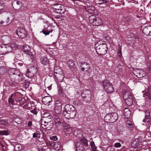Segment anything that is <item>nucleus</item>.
<instances>
[{
  "label": "nucleus",
  "mask_w": 151,
  "mask_h": 151,
  "mask_svg": "<svg viewBox=\"0 0 151 151\" xmlns=\"http://www.w3.org/2000/svg\"><path fill=\"white\" fill-rule=\"evenodd\" d=\"M65 117L67 119L73 118L75 116L76 111L75 107L71 105H65L63 112Z\"/></svg>",
  "instance_id": "obj_1"
},
{
  "label": "nucleus",
  "mask_w": 151,
  "mask_h": 151,
  "mask_svg": "<svg viewBox=\"0 0 151 151\" xmlns=\"http://www.w3.org/2000/svg\"><path fill=\"white\" fill-rule=\"evenodd\" d=\"M95 47L97 52L99 55H104L107 52V45L104 41L100 40L98 41L95 44Z\"/></svg>",
  "instance_id": "obj_2"
},
{
  "label": "nucleus",
  "mask_w": 151,
  "mask_h": 151,
  "mask_svg": "<svg viewBox=\"0 0 151 151\" xmlns=\"http://www.w3.org/2000/svg\"><path fill=\"white\" fill-rule=\"evenodd\" d=\"M118 117L117 114L115 112L109 113L106 114L104 119L106 122L113 123L116 121Z\"/></svg>",
  "instance_id": "obj_3"
},
{
  "label": "nucleus",
  "mask_w": 151,
  "mask_h": 151,
  "mask_svg": "<svg viewBox=\"0 0 151 151\" xmlns=\"http://www.w3.org/2000/svg\"><path fill=\"white\" fill-rule=\"evenodd\" d=\"M14 15L9 13L7 14V17L6 19H0V25L5 26L9 24L14 19Z\"/></svg>",
  "instance_id": "obj_4"
},
{
  "label": "nucleus",
  "mask_w": 151,
  "mask_h": 151,
  "mask_svg": "<svg viewBox=\"0 0 151 151\" xmlns=\"http://www.w3.org/2000/svg\"><path fill=\"white\" fill-rule=\"evenodd\" d=\"M90 23L95 26H99L102 25L103 23V20L100 18L96 17L94 16H91L89 17Z\"/></svg>",
  "instance_id": "obj_5"
},
{
  "label": "nucleus",
  "mask_w": 151,
  "mask_h": 151,
  "mask_svg": "<svg viewBox=\"0 0 151 151\" xmlns=\"http://www.w3.org/2000/svg\"><path fill=\"white\" fill-rule=\"evenodd\" d=\"M150 116L149 111H146L145 112V116L142 120V125L146 126L147 128L149 129L150 126L151 122L150 121Z\"/></svg>",
  "instance_id": "obj_6"
},
{
  "label": "nucleus",
  "mask_w": 151,
  "mask_h": 151,
  "mask_svg": "<svg viewBox=\"0 0 151 151\" xmlns=\"http://www.w3.org/2000/svg\"><path fill=\"white\" fill-rule=\"evenodd\" d=\"M102 84L104 89L107 93H111L114 91V88L112 84L107 80L103 81Z\"/></svg>",
  "instance_id": "obj_7"
},
{
  "label": "nucleus",
  "mask_w": 151,
  "mask_h": 151,
  "mask_svg": "<svg viewBox=\"0 0 151 151\" xmlns=\"http://www.w3.org/2000/svg\"><path fill=\"white\" fill-rule=\"evenodd\" d=\"M37 68L34 66H31L27 69L26 73V76L28 78H32L37 73Z\"/></svg>",
  "instance_id": "obj_8"
},
{
  "label": "nucleus",
  "mask_w": 151,
  "mask_h": 151,
  "mask_svg": "<svg viewBox=\"0 0 151 151\" xmlns=\"http://www.w3.org/2000/svg\"><path fill=\"white\" fill-rule=\"evenodd\" d=\"M10 78L13 81L21 79L22 76V74L16 70L12 74H10Z\"/></svg>",
  "instance_id": "obj_9"
},
{
  "label": "nucleus",
  "mask_w": 151,
  "mask_h": 151,
  "mask_svg": "<svg viewBox=\"0 0 151 151\" xmlns=\"http://www.w3.org/2000/svg\"><path fill=\"white\" fill-rule=\"evenodd\" d=\"M5 47L6 54L11 52L14 48H17L18 45L15 43L14 42L6 45H4Z\"/></svg>",
  "instance_id": "obj_10"
},
{
  "label": "nucleus",
  "mask_w": 151,
  "mask_h": 151,
  "mask_svg": "<svg viewBox=\"0 0 151 151\" xmlns=\"http://www.w3.org/2000/svg\"><path fill=\"white\" fill-rule=\"evenodd\" d=\"M16 33L19 37L23 38L27 35V32L25 29L23 28H18L16 31Z\"/></svg>",
  "instance_id": "obj_11"
},
{
  "label": "nucleus",
  "mask_w": 151,
  "mask_h": 151,
  "mask_svg": "<svg viewBox=\"0 0 151 151\" xmlns=\"http://www.w3.org/2000/svg\"><path fill=\"white\" fill-rule=\"evenodd\" d=\"M133 73L134 75L138 78H142L145 75V71L139 69H134Z\"/></svg>",
  "instance_id": "obj_12"
},
{
  "label": "nucleus",
  "mask_w": 151,
  "mask_h": 151,
  "mask_svg": "<svg viewBox=\"0 0 151 151\" xmlns=\"http://www.w3.org/2000/svg\"><path fill=\"white\" fill-rule=\"evenodd\" d=\"M55 10L58 13L60 14H63L65 12V9L63 6H62L61 4H55L53 7Z\"/></svg>",
  "instance_id": "obj_13"
},
{
  "label": "nucleus",
  "mask_w": 151,
  "mask_h": 151,
  "mask_svg": "<svg viewBox=\"0 0 151 151\" xmlns=\"http://www.w3.org/2000/svg\"><path fill=\"white\" fill-rule=\"evenodd\" d=\"M23 48L24 53L25 54L30 56V58L33 59V54L30 51V48L29 46L27 45H25L24 46Z\"/></svg>",
  "instance_id": "obj_14"
},
{
  "label": "nucleus",
  "mask_w": 151,
  "mask_h": 151,
  "mask_svg": "<svg viewBox=\"0 0 151 151\" xmlns=\"http://www.w3.org/2000/svg\"><path fill=\"white\" fill-rule=\"evenodd\" d=\"M143 32L146 35H151V26H148L145 27L143 29Z\"/></svg>",
  "instance_id": "obj_15"
},
{
  "label": "nucleus",
  "mask_w": 151,
  "mask_h": 151,
  "mask_svg": "<svg viewBox=\"0 0 151 151\" xmlns=\"http://www.w3.org/2000/svg\"><path fill=\"white\" fill-rule=\"evenodd\" d=\"M16 94L12 93L9 97L8 98V103L9 104L13 105L14 101H16Z\"/></svg>",
  "instance_id": "obj_16"
},
{
  "label": "nucleus",
  "mask_w": 151,
  "mask_h": 151,
  "mask_svg": "<svg viewBox=\"0 0 151 151\" xmlns=\"http://www.w3.org/2000/svg\"><path fill=\"white\" fill-rule=\"evenodd\" d=\"M141 144L140 141L138 139H136L134 140L131 144V146L136 148L137 147Z\"/></svg>",
  "instance_id": "obj_17"
},
{
  "label": "nucleus",
  "mask_w": 151,
  "mask_h": 151,
  "mask_svg": "<svg viewBox=\"0 0 151 151\" xmlns=\"http://www.w3.org/2000/svg\"><path fill=\"white\" fill-rule=\"evenodd\" d=\"M126 104L129 106H131L133 104V98L132 96H130L127 99H124Z\"/></svg>",
  "instance_id": "obj_18"
},
{
  "label": "nucleus",
  "mask_w": 151,
  "mask_h": 151,
  "mask_svg": "<svg viewBox=\"0 0 151 151\" xmlns=\"http://www.w3.org/2000/svg\"><path fill=\"white\" fill-rule=\"evenodd\" d=\"M123 98L124 99H127L130 96H132L130 91L128 90H124L123 91Z\"/></svg>",
  "instance_id": "obj_19"
},
{
  "label": "nucleus",
  "mask_w": 151,
  "mask_h": 151,
  "mask_svg": "<svg viewBox=\"0 0 151 151\" xmlns=\"http://www.w3.org/2000/svg\"><path fill=\"white\" fill-rule=\"evenodd\" d=\"M42 100L43 102L45 103V104H47L50 103L52 101V98L49 96H46L44 97Z\"/></svg>",
  "instance_id": "obj_20"
},
{
  "label": "nucleus",
  "mask_w": 151,
  "mask_h": 151,
  "mask_svg": "<svg viewBox=\"0 0 151 151\" xmlns=\"http://www.w3.org/2000/svg\"><path fill=\"white\" fill-rule=\"evenodd\" d=\"M61 104L60 103L56 104L55 105V112L57 114H59L61 111Z\"/></svg>",
  "instance_id": "obj_21"
},
{
  "label": "nucleus",
  "mask_w": 151,
  "mask_h": 151,
  "mask_svg": "<svg viewBox=\"0 0 151 151\" xmlns=\"http://www.w3.org/2000/svg\"><path fill=\"white\" fill-rule=\"evenodd\" d=\"M76 151H83L84 148L83 145L80 142H77L76 145Z\"/></svg>",
  "instance_id": "obj_22"
},
{
  "label": "nucleus",
  "mask_w": 151,
  "mask_h": 151,
  "mask_svg": "<svg viewBox=\"0 0 151 151\" xmlns=\"http://www.w3.org/2000/svg\"><path fill=\"white\" fill-rule=\"evenodd\" d=\"M54 71L55 73L57 75H55V76H58L62 74V70L58 67H55L54 69Z\"/></svg>",
  "instance_id": "obj_23"
},
{
  "label": "nucleus",
  "mask_w": 151,
  "mask_h": 151,
  "mask_svg": "<svg viewBox=\"0 0 151 151\" xmlns=\"http://www.w3.org/2000/svg\"><path fill=\"white\" fill-rule=\"evenodd\" d=\"M91 92L88 89L84 90L82 94V96L83 98H86L87 97L86 96H89L90 95Z\"/></svg>",
  "instance_id": "obj_24"
},
{
  "label": "nucleus",
  "mask_w": 151,
  "mask_h": 151,
  "mask_svg": "<svg viewBox=\"0 0 151 151\" xmlns=\"http://www.w3.org/2000/svg\"><path fill=\"white\" fill-rule=\"evenodd\" d=\"M124 115L126 118H129L131 116V112L129 109L126 108L124 110Z\"/></svg>",
  "instance_id": "obj_25"
},
{
  "label": "nucleus",
  "mask_w": 151,
  "mask_h": 151,
  "mask_svg": "<svg viewBox=\"0 0 151 151\" xmlns=\"http://www.w3.org/2000/svg\"><path fill=\"white\" fill-rule=\"evenodd\" d=\"M41 62L42 64L46 65L48 64L49 60L47 57L43 56L41 58Z\"/></svg>",
  "instance_id": "obj_26"
},
{
  "label": "nucleus",
  "mask_w": 151,
  "mask_h": 151,
  "mask_svg": "<svg viewBox=\"0 0 151 151\" xmlns=\"http://www.w3.org/2000/svg\"><path fill=\"white\" fill-rule=\"evenodd\" d=\"M65 131L66 134H70L72 132V128L70 126H67L65 128Z\"/></svg>",
  "instance_id": "obj_27"
},
{
  "label": "nucleus",
  "mask_w": 151,
  "mask_h": 151,
  "mask_svg": "<svg viewBox=\"0 0 151 151\" xmlns=\"http://www.w3.org/2000/svg\"><path fill=\"white\" fill-rule=\"evenodd\" d=\"M61 148V144L60 142H56L54 144V148L56 151H59Z\"/></svg>",
  "instance_id": "obj_28"
},
{
  "label": "nucleus",
  "mask_w": 151,
  "mask_h": 151,
  "mask_svg": "<svg viewBox=\"0 0 151 151\" xmlns=\"http://www.w3.org/2000/svg\"><path fill=\"white\" fill-rule=\"evenodd\" d=\"M84 9L90 13H92L95 9L94 7L92 6H89L87 7L84 6Z\"/></svg>",
  "instance_id": "obj_29"
},
{
  "label": "nucleus",
  "mask_w": 151,
  "mask_h": 151,
  "mask_svg": "<svg viewBox=\"0 0 151 151\" xmlns=\"http://www.w3.org/2000/svg\"><path fill=\"white\" fill-rule=\"evenodd\" d=\"M5 47L4 45L0 46V55H4L6 54Z\"/></svg>",
  "instance_id": "obj_30"
},
{
  "label": "nucleus",
  "mask_w": 151,
  "mask_h": 151,
  "mask_svg": "<svg viewBox=\"0 0 151 151\" xmlns=\"http://www.w3.org/2000/svg\"><path fill=\"white\" fill-rule=\"evenodd\" d=\"M54 122L57 127L61 123L60 118L58 116H56L55 118Z\"/></svg>",
  "instance_id": "obj_31"
},
{
  "label": "nucleus",
  "mask_w": 151,
  "mask_h": 151,
  "mask_svg": "<svg viewBox=\"0 0 151 151\" xmlns=\"http://www.w3.org/2000/svg\"><path fill=\"white\" fill-rule=\"evenodd\" d=\"M0 124L2 125L6 126H8L9 125V123L6 120H1L0 121Z\"/></svg>",
  "instance_id": "obj_32"
},
{
  "label": "nucleus",
  "mask_w": 151,
  "mask_h": 151,
  "mask_svg": "<svg viewBox=\"0 0 151 151\" xmlns=\"http://www.w3.org/2000/svg\"><path fill=\"white\" fill-rule=\"evenodd\" d=\"M68 65L70 68H73L74 67V63L73 60H69L68 62Z\"/></svg>",
  "instance_id": "obj_33"
},
{
  "label": "nucleus",
  "mask_w": 151,
  "mask_h": 151,
  "mask_svg": "<svg viewBox=\"0 0 151 151\" xmlns=\"http://www.w3.org/2000/svg\"><path fill=\"white\" fill-rule=\"evenodd\" d=\"M50 114L48 112H46L45 113L43 114L42 119H45L46 118H48V119H50V117H49L50 116Z\"/></svg>",
  "instance_id": "obj_34"
},
{
  "label": "nucleus",
  "mask_w": 151,
  "mask_h": 151,
  "mask_svg": "<svg viewBox=\"0 0 151 151\" xmlns=\"http://www.w3.org/2000/svg\"><path fill=\"white\" fill-rule=\"evenodd\" d=\"M49 120V119H42V122H43L44 124H43V125L45 127L48 124V123L50 122V120Z\"/></svg>",
  "instance_id": "obj_35"
},
{
  "label": "nucleus",
  "mask_w": 151,
  "mask_h": 151,
  "mask_svg": "<svg viewBox=\"0 0 151 151\" xmlns=\"http://www.w3.org/2000/svg\"><path fill=\"white\" fill-rule=\"evenodd\" d=\"M80 141L81 142L83 143L84 145L86 146L88 145V140L84 137L82 138L81 139Z\"/></svg>",
  "instance_id": "obj_36"
},
{
  "label": "nucleus",
  "mask_w": 151,
  "mask_h": 151,
  "mask_svg": "<svg viewBox=\"0 0 151 151\" xmlns=\"http://www.w3.org/2000/svg\"><path fill=\"white\" fill-rule=\"evenodd\" d=\"M118 69V72L117 73L118 75H121L122 71V66L120 64L118 65L117 66Z\"/></svg>",
  "instance_id": "obj_37"
},
{
  "label": "nucleus",
  "mask_w": 151,
  "mask_h": 151,
  "mask_svg": "<svg viewBox=\"0 0 151 151\" xmlns=\"http://www.w3.org/2000/svg\"><path fill=\"white\" fill-rule=\"evenodd\" d=\"M6 71V69L3 66L0 67V73L2 74H4Z\"/></svg>",
  "instance_id": "obj_38"
},
{
  "label": "nucleus",
  "mask_w": 151,
  "mask_h": 151,
  "mask_svg": "<svg viewBox=\"0 0 151 151\" xmlns=\"http://www.w3.org/2000/svg\"><path fill=\"white\" fill-rule=\"evenodd\" d=\"M9 133L8 130H2L0 131V135H8Z\"/></svg>",
  "instance_id": "obj_39"
},
{
  "label": "nucleus",
  "mask_w": 151,
  "mask_h": 151,
  "mask_svg": "<svg viewBox=\"0 0 151 151\" xmlns=\"http://www.w3.org/2000/svg\"><path fill=\"white\" fill-rule=\"evenodd\" d=\"M122 48L121 47L120 45H119V49L118 51L117 54L118 55V57L121 58L122 56Z\"/></svg>",
  "instance_id": "obj_40"
},
{
  "label": "nucleus",
  "mask_w": 151,
  "mask_h": 151,
  "mask_svg": "<svg viewBox=\"0 0 151 151\" xmlns=\"http://www.w3.org/2000/svg\"><path fill=\"white\" fill-rule=\"evenodd\" d=\"M2 38L6 42L10 41L11 40V38L10 37L8 36H4L2 37Z\"/></svg>",
  "instance_id": "obj_41"
},
{
  "label": "nucleus",
  "mask_w": 151,
  "mask_h": 151,
  "mask_svg": "<svg viewBox=\"0 0 151 151\" xmlns=\"http://www.w3.org/2000/svg\"><path fill=\"white\" fill-rule=\"evenodd\" d=\"M57 77H58L57 78H58L57 80L59 82H61L63 81L64 78V77L62 74V75H60L58 76Z\"/></svg>",
  "instance_id": "obj_42"
},
{
  "label": "nucleus",
  "mask_w": 151,
  "mask_h": 151,
  "mask_svg": "<svg viewBox=\"0 0 151 151\" xmlns=\"http://www.w3.org/2000/svg\"><path fill=\"white\" fill-rule=\"evenodd\" d=\"M127 124L128 125L130 128H133V125L131 122L129 120L127 121Z\"/></svg>",
  "instance_id": "obj_43"
},
{
  "label": "nucleus",
  "mask_w": 151,
  "mask_h": 151,
  "mask_svg": "<svg viewBox=\"0 0 151 151\" xmlns=\"http://www.w3.org/2000/svg\"><path fill=\"white\" fill-rule=\"evenodd\" d=\"M109 106L108 103L107 102H105L103 105L102 106V108L104 109H105L106 107L107 108Z\"/></svg>",
  "instance_id": "obj_44"
},
{
  "label": "nucleus",
  "mask_w": 151,
  "mask_h": 151,
  "mask_svg": "<svg viewBox=\"0 0 151 151\" xmlns=\"http://www.w3.org/2000/svg\"><path fill=\"white\" fill-rule=\"evenodd\" d=\"M42 32H43V33L46 35H48L50 32H52V31H47L46 30H42Z\"/></svg>",
  "instance_id": "obj_45"
},
{
  "label": "nucleus",
  "mask_w": 151,
  "mask_h": 151,
  "mask_svg": "<svg viewBox=\"0 0 151 151\" xmlns=\"http://www.w3.org/2000/svg\"><path fill=\"white\" fill-rule=\"evenodd\" d=\"M50 140H53L54 141H56L58 139V138L56 136H53L50 137Z\"/></svg>",
  "instance_id": "obj_46"
},
{
  "label": "nucleus",
  "mask_w": 151,
  "mask_h": 151,
  "mask_svg": "<svg viewBox=\"0 0 151 151\" xmlns=\"http://www.w3.org/2000/svg\"><path fill=\"white\" fill-rule=\"evenodd\" d=\"M90 145L93 149L95 150L96 149V147L94 143L93 142H91L90 143Z\"/></svg>",
  "instance_id": "obj_47"
},
{
  "label": "nucleus",
  "mask_w": 151,
  "mask_h": 151,
  "mask_svg": "<svg viewBox=\"0 0 151 151\" xmlns=\"http://www.w3.org/2000/svg\"><path fill=\"white\" fill-rule=\"evenodd\" d=\"M84 67H85V68L86 69V71L88 72V71L90 69L91 67L90 66V65L89 64V65H84Z\"/></svg>",
  "instance_id": "obj_48"
},
{
  "label": "nucleus",
  "mask_w": 151,
  "mask_h": 151,
  "mask_svg": "<svg viewBox=\"0 0 151 151\" xmlns=\"http://www.w3.org/2000/svg\"><path fill=\"white\" fill-rule=\"evenodd\" d=\"M114 146L116 147H119L121 146V144L119 142H117L114 144Z\"/></svg>",
  "instance_id": "obj_49"
},
{
  "label": "nucleus",
  "mask_w": 151,
  "mask_h": 151,
  "mask_svg": "<svg viewBox=\"0 0 151 151\" xmlns=\"http://www.w3.org/2000/svg\"><path fill=\"white\" fill-rule=\"evenodd\" d=\"M29 85V82L28 81H26L25 83V86L26 88H27Z\"/></svg>",
  "instance_id": "obj_50"
},
{
  "label": "nucleus",
  "mask_w": 151,
  "mask_h": 151,
  "mask_svg": "<svg viewBox=\"0 0 151 151\" xmlns=\"http://www.w3.org/2000/svg\"><path fill=\"white\" fill-rule=\"evenodd\" d=\"M81 67H83V66H84V65H88V66L89 65V64L85 62H82L81 63Z\"/></svg>",
  "instance_id": "obj_51"
},
{
  "label": "nucleus",
  "mask_w": 151,
  "mask_h": 151,
  "mask_svg": "<svg viewBox=\"0 0 151 151\" xmlns=\"http://www.w3.org/2000/svg\"><path fill=\"white\" fill-rule=\"evenodd\" d=\"M99 1L101 2L100 3H98V4H102L104 3H106L107 2V1L106 0H99Z\"/></svg>",
  "instance_id": "obj_52"
},
{
  "label": "nucleus",
  "mask_w": 151,
  "mask_h": 151,
  "mask_svg": "<svg viewBox=\"0 0 151 151\" xmlns=\"http://www.w3.org/2000/svg\"><path fill=\"white\" fill-rule=\"evenodd\" d=\"M38 134L36 133H34L33 134V137L37 138V137Z\"/></svg>",
  "instance_id": "obj_53"
},
{
  "label": "nucleus",
  "mask_w": 151,
  "mask_h": 151,
  "mask_svg": "<svg viewBox=\"0 0 151 151\" xmlns=\"http://www.w3.org/2000/svg\"><path fill=\"white\" fill-rule=\"evenodd\" d=\"M22 98H19L17 99L16 100L17 102H18L20 103V102L22 101Z\"/></svg>",
  "instance_id": "obj_54"
},
{
  "label": "nucleus",
  "mask_w": 151,
  "mask_h": 151,
  "mask_svg": "<svg viewBox=\"0 0 151 151\" xmlns=\"http://www.w3.org/2000/svg\"><path fill=\"white\" fill-rule=\"evenodd\" d=\"M15 148H19V150H21L22 149V148L21 146L19 145H16L15 146Z\"/></svg>",
  "instance_id": "obj_55"
},
{
  "label": "nucleus",
  "mask_w": 151,
  "mask_h": 151,
  "mask_svg": "<svg viewBox=\"0 0 151 151\" xmlns=\"http://www.w3.org/2000/svg\"><path fill=\"white\" fill-rule=\"evenodd\" d=\"M31 112L35 114H37V112L36 111L34 110V109L33 110H32L31 111Z\"/></svg>",
  "instance_id": "obj_56"
},
{
  "label": "nucleus",
  "mask_w": 151,
  "mask_h": 151,
  "mask_svg": "<svg viewBox=\"0 0 151 151\" xmlns=\"http://www.w3.org/2000/svg\"><path fill=\"white\" fill-rule=\"evenodd\" d=\"M32 125V123L31 122H29L28 123V125L30 127Z\"/></svg>",
  "instance_id": "obj_57"
},
{
  "label": "nucleus",
  "mask_w": 151,
  "mask_h": 151,
  "mask_svg": "<svg viewBox=\"0 0 151 151\" xmlns=\"http://www.w3.org/2000/svg\"><path fill=\"white\" fill-rule=\"evenodd\" d=\"M151 68V65H148L147 67V68L149 71H150V69Z\"/></svg>",
  "instance_id": "obj_58"
},
{
  "label": "nucleus",
  "mask_w": 151,
  "mask_h": 151,
  "mask_svg": "<svg viewBox=\"0 0 151 151\" xmlns=\"http://www.w3.org/2000/svg\"><path fill=\"white\" fill-rule=\"evenodd\" d=\"M3 6L0 3V11L2 10L3 9Z\"/></svg>",
  "instance_id": "obj_59"
},
{
  "label": "nucleus",
  "mask_w": 151,
  "mask_h": 151,
  "mask_svg": "<svg viewBox=\"0 0 151 151\" xmlns=\"http://www.w3.org/2000/svg\"><path fill=\"white\" fill-rule=\"evenodd\" d=\"M16 3H17V4L18 5H19L21 4V2L19 1H17L16 2Z\"/></svg>",
  "instance_id": "obj_60"
},
{
  "label": "nucleus",
  "mask_w": 151,
  "mask_h": 151,
  "mask_svg": "<svg viewBox=\"0 0 151 151\" xmlns=\"http://www.w3.org/2000/svg\"><path fill=\"white\" fill-rule=\"evenodd\" d=\"M85 67H82L81 68V70L82 71H83L85 69Z\"/></svg>",
  "instance_id": "obj_61"
},
{
  "label": "nucleus",
  "mask_w": 151,
  "mask_h": 151,
  "mask_svg": "<svg viewBox=\"0 0 151 151\" xmlns=\"http://www.w3.org/2000/svg\"><path fill=\"white\" fill-rule=\"evenodd\" d=\"M151 4V1H150V2L149 3V4L147 5V6L149 7V6H150V4Z\"/></svg>",
  "instance_id": "obj_62"
},
{
  "label": "nucleus",
  "mask_w": 151,
  "mask_h": 151,
  "mask_svg": "<svg viewBox=\"0 0 151 151\" xmlns=\"http://www.w3.org/2000/svg\"><path fill=\"white\" fill-rule=\"evenodd\" d=\"M48 89L50 90L51 89V87L50 86H48Z\"/></svg>",
  "instance_id": "obj_63"
},
{
  "label": "nucleus",
  "mask_w": 151,
  "mask_h": 151,
  "mask_svg": "<svg viewBox=\"0 0 151 151\" xmlns=\"http://www.w3.org/2000/svg\"><path fill=\"white\" fill-rule=\"evenodd\" d=\"M41 150L42 151H45V150L44 149H43V148H42L41 149Z\"/></svg>",
  "instance_id": "obj_64"
}]
</instances>
